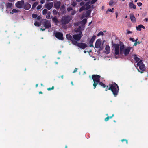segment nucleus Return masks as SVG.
Returning a JSON list of instances; mask_svg holds the SVG:
<instances>
[{"label":"nucleus","mask_w":148,"mask_h":148,"mask_svg":"<svg viewBox=\"0 0 148 148\" xmlns=\"http://www.w3.org/2000/svg\"><path fill=\"white\" fill-rule=\"evenodd\" d=\"M121 141L122 142H123L124 141H126V144H128V141L127 140H126V139H122L121 140Z\"/></svg>","instance_id":"obj_44"},{"label":"nucleus","mask_w":148,"mask_h":148,"mask_svg":"<svg viewBox=\"0 0 148 148\" xmlns=\"http://www.w3.org/2000/svg\"><path fill=\"white\" fill-rule=\"evenodd\" d=\"M101 43V40L100 39H97L95 45V47L96 48H99L100 47Z\"/></svg>","instance_id":"obj_13"},{"label":"nucleus","mask_w":148,"mask_h":148,"mask_svg":"<svg viewBox=\"0 0 148 148\" xmlns=\"http://www.w3.org/2000/svg\"><path fill=\"white\" fill-rule=\"evenodd\" d=\"M38 3L37 2H35L32 5V8H34L37 5Z\"/></svg>","instance_id":"obj_29"},{"label":"nucleus","mask_w":148,"mask_h":148,"mask_svg":"<svg viewBox=\"0 0 148 148\" xmlns=\"http://www.w3.org/2000/svg\"><path fill=\"white\" fill-rule=\"evenodd\" d=\"M114 116V114H112V116L110 117L108 116L105 119V121H108L109 119V118H112V117H113Z\"/></svg>","instance_id":"obj_28"},{"label":"nucleus","mask_w":148,"mask_h":148,"mask_svg":"<svg viewBox=\"0 0 148 148\" xmlns=\"http://www.w3.org/2000/svg\"><path fill=\"white\" fill-rule=\"evenodd\" d=\"M32 17L34 18H36L37 17V15L36 14H32Z\"/></svg>","instance_id":"obj_35"},{"label":"nucleus","mask_w":148,"mask_h":148,"mask_svg":"<svg viewBox=\"0 0 148 148\" xmlns=\"http://www.w3.org/2000/svg\"><path fill=\"white\" fill-rule=\"evenodd\" d=\"M78 25H79V23H75L74 24V25L75 26H77Z\"/></svg>","instance_id":"obj_51"},{"label":"nucleus","mask_w":148,"mask_h":148,"mask_svg":"<svg viewBox=\"0 0 148 148\" xmlns=\"http://www.w3.org/2000/svg\"><path fill=\"white\" fill-rule=\"evenodd\" d=\"M31 5L30 4L28 3H25L24 5V8L26 10H28L31 8Z\"/></svg>","instance_id":"obj_15"},{"label":"nucleus","mask_w":148,"mask_h":148,"mask_svg":"<svg viewBox=\"0 0 148 148\" xmlns=\"http://www.w3.org/2000/svg\"><path fill=\"white\" fill-rule=\"evenodd\" d=\"M77 69H78L77 68H75V69L74 71L73 72V73H75L77 71Z\"/></svg>","instance_id":"obj_48"},{"label":"nucleus","mask_w":148,"mask_h":148,"mask_svg":"<svg viewBox=\"0 0 148 148\" xmlns=\"http://www.w3.org/2000/svg\"><path fill=\"white\" fill-rule=\"evenodd\" d=\"M130 40L133 42H134V38H130Z\"/></svg>","instance_id":"obj_52"},{"label":"nucleus","mask_w":148,"mask_h":148,"mask_svg":"<svg viewBox=\"0 0 148 148\" xmlns=\"http://www.w3.org/2000/svg\"><path fill=\"white\" fill-rule=\"evenodd\" d=\"M66 37L67 39L68 40H71L72 42V43L73 41H75L73 40V37H72V36L70 34H67L66 35Z\"/></svg>","instance_id":"obj_17"},{"label":"nucleus","mask_w":148,"mask_h":148,"mask_svg":"<svg viewBox=\"0 0 148 148\" xmlns=\"http://www.w3.org/2000/svg\"><path fill=\"white\" fill-rule=\"evenodd\" d=\"M61 3L60 1H57L55 3L54 6L57 9H59L60 5Z\"/></svg>","instance_id":"obj_16"},{"label":"nucleus","mask_w":148,"mask_h":148,"mask_svg":"<svg viewBox=\"0 0 148 148\" xmlns=\"http://www.w3.org/2000/svg\"><path fill=\"white\" fill-rule=\"evenodd\" d=\"M137 43L136 42L135 43H134V46H136L137 45Z\"/></svg>","instance_id":"obj_54"},{"label":"nucleus","mask_w":148,"mask_h":148,"mask_svg":"<svg viewBox=\"0 0 148 148\" xmlns=\"http://www.w3.org/2000/svg\"><path fill=\"white\" fill-rule=\"evenodd\" d=\"M134 59L136 62L138 61L137 64V67H139V69L142 71L145 70V67L144 64L142 62V60H140V58L136 55H135L134 56Z\"/></svg>","instance_id":"obj_3"},{"label":"nucleus","mask_w":148,"mask_h":148,"mask_svg":"<svg viewBox=\"0 0 148 148\" xmlns=\"http://www.w3.org/2000/svg\"><path fill=\"white\" fill-rule=\"evenodd\" d=\"M144 21H146V22H147V21H148V19L147 18H145V19H144Z\"/></svg>","instance_id":"obj_55"},{"label":"nucleus","mask_w":148,"mask_h":148,"mask_svg":"<svg viewBox=\"0 0 148 148\" xmlns=\"http://www.w3.org/2000/svg\"><path fill=\"white\" fill-rule=\"evenodd\" d=\"M47 9H45L42 11V13L43 15H45L47 13Z\"/></svg>","instance_id":"obj_34"},{"label":"nucleus","mask_w":148,"mask_h":148,"mask_svg":"<svg viewBox=\"0 0 148 148\" xmlns=\"http://www.w3.org/2000/svg\"><path fill=\"white\" fill-rule=\"evenodd\" d=\"M53 6V2L48 3L45 4V7L48 10L51 9Z\"/></svg>","instance_id":"obj_14"},{"label":"nucleus","mask_w":148,"mask_h":148,"mask_svg":"<svg viewBox=\"0 0 148 148\" xmlns=\"http://www.w3.org/2000/svg\"><path fill=\"white\" fill-rule=\"evenodd\" d=\"M71 17L69 16L63 17L61 20L62 24L65 25L68 23L71 20Z\"/></svg>","instance_id":"obj_6"},{"label":"nucleus","mask_w":148,"mask_h":148,"mask_svg":"<svg viewBox=\"0 0 148 148\" xmlns=\"http://www.w3.org/2000/svg\"><path fill=\"white\" fill-rule=\"evenodd\" d=\"M104 35V33L102 31L100 32L97 34V36H103Z\"/></svg>","instance_id":"obj_33"},{"label":"nucleus","mask_w":148,"mask_h":148,"mask_svg":"<svg viewBox=\"0 0 148 148\" xmlns=\"http://www.w3.org/2000/svg\"><path fill=\"white\" fill-rule=\"evenodd\" d=\"M71 84L72 85H73V82H71Z\"/></svg>","instance_id":"obj_64"},{"label":"nucleus","mask_w":148,"mask_h":148,"mask_svg":"<svg viewBox=\"0 0 148 148\" xmlns=\"http://www.w3.org/2000/svg\"><path fill=\"white\" fill-rule=\"evenodd\" d=\"M138 39L137 38L136 39V40H134V41L136 42H137V41L138 40Z\"/></svg>","instance_id":"obj_63"},{"label":"nucleus","mask_w":148,"mask_h":148,"mask_svg":"<svg viewBox=\"0 0 148 148\" xmlns=\"http://www.w3.org/2000/svg\"><path fill=\"white\" fill-rule=\"evenodd\" d=\"M73 45L77 46L82 49H84L86 47L87 45L86 44L84 43H78L77 41H73Z\"/></svg>","instance_id":"obj_7"},{"label":"nucleus","mask_w":148,"mask_h":148,"mask_svg":"<svg viewBox=\"0 0 148 148\" xmlns=\"http://www.w3.org/2000/svg\"><path fill=\"white\" fill-rule=\"evenodd\" d=\"M72 10V8L71 7H69L67 9V10L68 11H70Z\"/></svg>","instance_id":"obj_39"},{"label":"nucleus","mask_w":148,"mask_h":148,"mask_svg":"<svg viewBox=\"0 0 148 148\" xmlns=\"http://www.w3.org/2000/svg\"><path fill=\"white\" fill-rule=\"evenodd\" d=\"M108 89L111 90L114 97L118 94L119 89L117 84L115 83L109 85Z\"/></svg>","instance_id":"obj_2"},{"label":"nucleus","mask_w":148,"mask_h":148,"mask_svg":"<svg viewBox=\"0 0 148 148\" xmlns=\"http://www.w3.org/2000/svg\"><path fill=\"white\" fill-rule=\"evenodd\" d=\"M44 27L46 28H49L51 27V24L48 20H45L44 23Z\"/></svg>","instance_id":"obj_12"},{"label":"nucleus","mask_w":148,"mask_h":148,"mask_svg":"<svg viewBox=\"0 0 148 148\" xmlns=\"http://www.w3.org/2000/svg\"><path fill=\"white\" fill-rule=\"evenodd\" d=\"M108 86H107V87L106 88L105 90L107 91L108 89Z\"/></svg>","instance_id":"obj_59"},{"label":"nucleus","mask_w":148,"mask_h":148,"mask_svg":"<svg viewBox=\"0 0 148 148\" xmlns=\"http://www.w3.org/2000/svg\"><path fill=\"white\" fill-rule=\"evenodd\" d=\"M97 0H92L91 2V4H93L97 1Z\"/></svg>","instance_id":"obj_38"},{"label":"nucleus","mask_w":148,"mask_h":148,"mask_svg":"<svg viewBox=\"0 0 148 148\" xmlns=\"http://www.w3.org/2000/svg\"><path fill=\"white\" fill-rule=\"evenodd\" d=\"M142 28L144 29L145 28V27L142 25H140L136 27V29L138 31H141Z\"/></svg>","instance_id":"obj_21"},{"label":"nucleus","mask_w":148,"mask_h":148,"mask_svg":"<svg viewBox=\"0 0 148 148\" xmlns=\"http://www.w3.org/2000/svg\"><path fill=\"white\" fill-rule=\"evenodd\" d=\"M75 31L76 32H79L78 34H74L73 36V40L74 39L75 40V41H79L81 39L82 37V32L81 31H79L78 29L77 30H75Z\"/></svg>","instance_id":"obj_5"},{"label":"nucleus","mask_w":148,"mask_h":148,"mask_svg":"<svg viewBox=\"0 0 148 148\" xmlns=\"http://www.w3.org/2000/svg\"><path fill=\"white\" fill-rule=\"evenodd\" d=\"M40 29V30H45V28L43 29V28H41Z\"/></svg>","instance_id":"obj_57"},{"label":"nucleus","mask_w":148,"mask_h":148,"mask_svg":"<svg viewBox=\"0 0 148 148\" xmlns=\"http://www.w3.org/2000/svg\"><path fill=\"white\" fill-rule=\"evenodd\" d=\"M54 87L53 86L52 88H47V90L49 91L51 90H53L54 89Z\"/></svg>","instance_id":"obj_46"},{"label":"nucleus","mask_w":148,"mask_h":148,"mask_svg":"<svg viewBox=\"0 0 148 148\" xmlns=\"http://www.w3.org/2000/svg\"><path fill=\"white\" fill-rule=\"evenodd\" d=\"M91 10H90L87 11L85 14V17H87L91 13Z\"/></svg>","instance_id":"obj_23"},{"label":"nucleus","mask_w":148,"mask_h":148,"mask_svg":"<svg viewBox=\"0 0 148 148\" xmlns=\"http://www.w3.org/2000/svg\"><path fill=\"white\" fill-rule=\"evenodd\" d=\"M53 12L54 14H57V12L56 10H53Z\"/></svg>","instance_id":"obj_41"},{"label":"nucleus","mask_w":148,"mask_h":148,"mask_svg":"<svg viewBox=\"0 0 148 148\" xmlns=\"http://www.w3.org/2000/svg\"><path fill=\"white\" fill-rule=\"evenodd\" d=\"M132 33V32L130 31L127 30V33H126V34H131Z\"/></svg>","instance_id":"obj_45"},{"label":"nucleus","mask_w":148,"mask_h":148,"mask_svg":"<svg viewBox=\"0 0 148 148\" xmlns=\"http://www.w3.org/2000/svg\"><path fill=\"white\" fill-rule=\"evenodd\" d=\"M51 13L50 12L47 13V15L46 16V18L47 19H49L51 16Z\"/></svg>","instance_id":"obj_31"},{"label":"nucleus","mask_w":148,"mask_h":148,"mask_svg":"<svg viewBox=\"0 0 148 148\" xmlns=\"http://www.w3.org/2000/svg\"><path fill=\"white\" fill-rule=\"evenodd\" d=\"M115 14L116 15V18H117V16H118V13L117 12H116L115 13Z\"/></svg>","instance_id":"obj_56"},{"label":"nucleus","mask_w":148,"mask_h":148,"mask_svg":"<svg viewBox=\"0 0 148 148\" xmlns=\"http://www.w3.org/2000/svg\"><path fill=\"white\" fill-rule=\"evenodd\" d=\"M90 2H87L84 6L82 7L79 10V11L81 12L84 10H87L90 8Z\"/></svg>","instance_id":"obj_9"},{"label":"nucleus","mask_w":148,"mask_h":148,"mask_svg":"<svg viewBox=\"0 0 148 148\" xmlns=\"http://www.w3.org/2000/svg\"><path fill=\"white\" fill-rule=\"evenodd\" d=\"M42 7V5H38V6L37 7V9H38V10H39V9H40Z\"/></svg>","instance_id":"obj_42"},{"label":"nucleus","mask_w":148,"mask_h":148,"mask_svg":"<svg viewBox=\"0 0 148 148\" xmlns=\"http://www.w3.org/2000/svg\"><path fill=\"white\" fill-rule=\"evenodd\" d=\"M105 53L106 54H108L110 52V47L108 45H106V46Z\"/></svg>","instance_id":"obj_19"},{"label":"nucleus","mask_w":148,"mask_h":148,"mask_svg":"<svg viewBox=\"0 0 148 148\" xmlns=\"http://www.w3.org/2000/svg\"><path fill=\"white\" fill-rule=\"evenodd\" d=\"M61 10H64L65 9V7L64 5H62L60 8Z\"/></svg>","instance_id":"obj_36"},{"label":"nucleus","mask_w":148,"mask_h":148,"mask_svg":"<svg viewBox=\"0 0 148 148\" xmlns=\"http://www.w3.org/2000/svg\"><path fill=\"white\" fill-rule=\"evenodd\" d=\"M130 18L131 21L133 23H135L136 22V20L135 16L133 14H131L130 15Z\"/></svg>","instance_id":"obj_20"},{"label":"nucleus","mask_w":148,"mask_h":148,"mask_svg":"<svg viewBox=\"0 0 148 148\" xmlns=\"http://www.w3.org/2000/svg\"><path fill=\"white\" fill-rule=\"evenodd\" d=\"M24 2L23 0L21 1H18L15 4L16 6V7L19 8H21L24 4Z\"/></svg>","instance_id":"obj_11"},{"label":"nucleus","mask_w":148,"mask_h":148,"mask_svg":"<svg viewBox=\"0 0 148 148\" xmlns=\"http://www.w3.org/2000/svg\"><path fill=\"white\" fill-rule=\"evenodd\" d=\"M129 6L131 9L133 8L134 9H136V5L133 3V1H132L131 2H130L129 3Z\"/></svg>","instance_id":"obj_18"},{"label":"nucleus","mask_w":148,"mask_h":148,"mask_svg":"<svg viewBox=\"0 0 148 148\" xmlns=\"http://www.w3.org/2000/svg\"><path fill=\"white\" fill-rule=\"evenodd\" d=\"M98 84L99 85L103 87V88H105L106 87V85L105 84L101 82H100Z\"/></svg>","instance_id":"obj_30"},{"label":"nucleus","mask_w":148,"mask_h":148,"mask_svg":"<svg viewBox=\"0 0 148 148\" xmlns=\"http://www.w3.org/2000/svg\"><path fill=\"white\" fill-rule=\"evenodd\" d=\"M92 23V21H91V22H89V25H90Z\"/></svg>","instance_id":"obj_61"},{"label":"nucleus","mask_w":148,"mask_h":148,"mask_svg":"<svg viewBox=\"0 0 148 148\" xmlns=\"http://www.w3.org/2000/svg\"><path fill=\"white\" fill-rule=\"evenodd\" d=\"M19 12V10L16 9H13L12 12H10V13L13 14L14 13H17Z\"/></svg>","instance_id":"obj_25"},{"label":"nucleus","mask_w":148,"mask_h":148,"mask_svg":"<svg viewBox=\"0 0 148 148\" xmlns=\"http://www.w3.org/2000/svg\"><path fill=\"white\" fill-rule=\"evenodd\" d=\"M6 6L7 8H10L12 7V3H6Z\"/></svg>","instance_id":"obj_26"},{"label":"nucleus","mask_w":148,"mask_h":148,"mask_svg":"<svg viewBox=\"0 0 148 148\" xmlns=\"http://www.w3.org/2000/svg\"><path fill=\"white\" fill-rule=\"evenodd\" d=\"M76 5V3L75 2H73L71 4V5L73 6H75Z\"/></svg>","instance_id":"obj_43"},{"label":"nucleus","mask_w":148,"mask_h":148,"mask_svg":"<svg viewBox=\"0 0 148 148\" xmlns=\"http://www.w3.org/2000/svg\"><path fill=\"white\" fill-rule=\"evenodd\" d=\"M132 47H125L123 44H115L113 46V52L116 58L121 57L123 55L125 56L128 55Z\"/></svg>","instance_id":"obj_1"},{"label":"nucleus","mask_w":148,"mask_h":148,"mask_svg":"<svg viewBox=\"0 0 148 148\" xmlns=\"http://www.w3.org/2000/svg\"><path fill=\"white\" fill-rule=\"evenodd\" d=\"M90 0H85L86 1L89 2Z\"/></svg>","instance_id":"obj_62"},{"label":"nucleus","mask_w":148,"mask_h":148,"mask_svg":"<svg viewBox=\"0 0 148 148\" xmlns=\"http://www.w3.org/2000/svg\"><path fill=\"white\" fill-rule=\"evenodd\" d=\"M137 4L138 6H141L142 5V3L140 2H138L137 3Z\"/></svg>","instance_id":"obj_37"},{"label":"nucleus","mask_w":148,"mask_h":148,"mask_svg":"<svg viewBox=\"0 0 148 148\" xmlns=\"http://www.w3.org/2000/svg\"><path fill=\"white\" fill-rule=\"evenodd\" d=\"M82 0H76L77 2H79L82 1Z\"/></svg>","instance_id":"obj_60"},{"label":"nucleus","mask_w":148,"mask_h":148,"mask_svg":"<svg viewBox=\"0 0 148 148\" xmlns=\"http://www.w3.org/2000/svg\"><path fill=\"white\" fill-rule=\"evenodd\" d=\"M84 4V2L82 1L80 3V5L81 6H82Z\"/></svg>","instance_id":"obj_50"},{"label":"nucleus","mask_w":148,"mask_h":148,"mask_svg":"<svg viewBox=\"0 0 148 148\" xmlns=\"http://www.w3.org/2000/svg\"><path fill=\"white\" fill-rule=\"evenodd\" d=\"M114 8H112V9H108L107 10V11L106 12V13L108 14V12H114Z\"/></svg>","instance_id":"obj_27"},{"label":"nucleus","mask_w":148,"mask_h":148,"mask_svg":"<svg viewBox=\"0 0 148 148\" xmlns=\"http://www.w3.org/2000/svg\"><path fill=\"white\" fill-rule=\"evenodd\" d=\"M54 34L55 36L59 40H63V34L59 32H55Z\"/></svg>","instance_id":"obj_10"},{"label":"nucleus","mask_w":148,"mask_h":148,"mask_svg":"<svg viewBox=\"0 0 148 148\" xmlns=\"http://www.w3.org/2000/svg\"><path fill=\"white\" fill-rule=\"evenodd\" d=\"M113 3V1H110L109 5L110 6L112 5Z\"/></svg>","instance_id":"obj_40"},{"label":"nucleus","mask_w":148,"mask_h":148,"mask_svg":"<svg viewBox=\"0 0 148 148\" xmlns=\"http://www.w3.org/2000/svg\"><path fill=\"white\" fill-rule=\"evenodd\" d=\"M53 21L55 22L56 24L57 25L59 22V21L58 20L57 18L56 17H53L52 19Z\"/></svg>","instance_id":"obj_24"},{"label":"nucleus","mask_w":148,"mask_h":148,"mask_svg":"<svg viewBox=\"0 0 148 148\" xmlns=\"http://www.w3.org/2000/svg\"><path fill=\"white\" fill-rule=\"evenodd\" d=\"M90 44V47H93V44Z\"/></svg>","instance_id":"obj_58"},{"label":"nucleus","mask_w":148,"mask_h":148,"mask_svg":"<svg viewBox=\"0 0 148 148\" xmlns=\"http://www.w3.org/2000/svg\"><path fill=\"white\" fill-rule=\"evenodd\" d=\"M41 18V17L40 16H37V19L39 20Z\"/></svg>","instance_id":"obj_53"},{"label":"nucleus","mask_w":148,"mask_h":148,"mask_svg":"<svg viewBox=\"0 0 148 148\" xmlns=\"http://www.w3.org/2000/svg\"><path fill=\"white\" fill-rule=\"evenodd\" d=\"M76 13V12L75 11H73L71 12L72 15H74Z\"/></svg>","instance_id":"obj_47"},{"label":"nucleus","mask_w":148,"mask_h":148,"mask_svg":"<svg viewBox=\"0 0 148 148\" xmlns=\"http://www.w3.org/2000/svg\"><path fill=\"white\" fill-rule=\"evenodd\" d=\"M44 2H45L44 0H41L40 1V3L42 4H43L44 3Z\"/></svg>","instance_id":"obj_49"},{"label":"nucleus","mask_w":148,"mask_h":148,"mask_svg":"<svg viewBox=\"0 0 148 148\" xmlns=\"http://www.w3.org/2000/svg\"><path fill=\"white\" fill-rule=\"evenodd\" d=\"M34 25L36 26H40V25L39 22L37 21H36L34 23Z\"/></svg>","instance_id":"obj_32"},{"label":"nucleus","mask_w":148,"mask_h":148,"mask_svg":"<svg viewBox=\"0 0 148 148\" xmlns=\"http://www.w3.org/2000/svg\"><path fill=\"white\" fill-rule=\"evenodd\" d=\"M96 38V36L95 35H94L92 38L90 40L89 43L90 44H93L94 41L95 40Z\"/></svg>","instance_id":"obj_22"},{"label":"nucleus","mask_w":148,"mask_h":148,"mask_svg":"<svg viewBox=\"0 0 148 148\" xmlns=\"http://www.w3.org/2000/svg\"><path fill=\"white\" fill-rule=\"evenodd\" d=\"M100 76L99 75H92V77L94 82L93 84V86H94V88L95 89L96 86L98 83L100 82Z\"/></svg>","instance_id":"obj_4"},{"label":"nucleus","mask_w":148,"mask_h":148,"mask_svg":"<svg viewBox=\"0 0 148 148\" xmlns=\"http://www.w3.org/2000/svg\"><path fill=\"white\" fill-rule=\"evenodd\" d=\"M87 22V19H84L82 21H80V24L82 25L81 26H79L78 27L79 31H82L84 30V25Z\"/></svg>","instance_id":"obj_8"}]
</instances>
